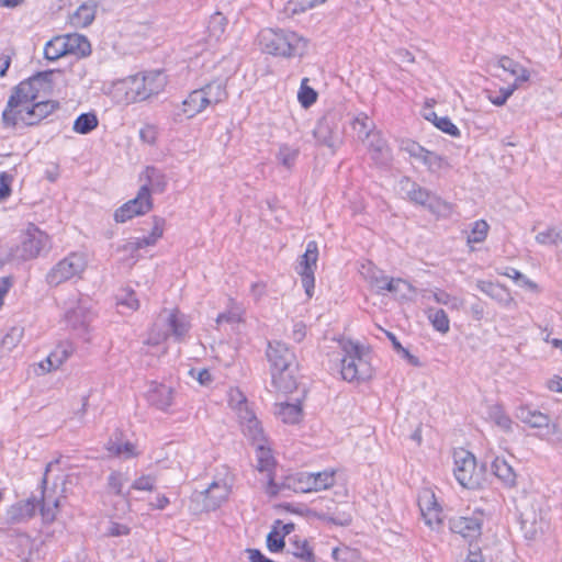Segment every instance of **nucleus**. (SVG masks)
Here are the masks:
<instances>
[{"mask_svg":"<svg viewBox=\"0 0 562 562\" xmlns=\"http://www.w3.org/2000/svg\"><path fill=\"white\" fill-rule=\"evenodd\" d=\"M53 76V71L40 72L15 87L2 113L5 127L31 125L27 117H31L34 101L50 93Z\"/></svg>","mask_w":562,"mask_h":562,"instance_id":"obj_1","label":"nucleus"},{"mask_svg":"<svg viewBox=\"0 0 562 562\" xmlns=\"http://www.w3.org/2000/svg\"><path fill=\"white\" fill-rule=\"evenodd\" d=\"M166 83V76L160 70H151L114 82L110 94L114 102L128 104L158 94L164 90Z\"/></svg>","mask_w":562,"mask_h":562,"instance_id":"obj_2","label":"nucleus"},{"mask_svg":"<svg viewBox=\"0 0 562 562\" xmlns=\"http://www.w3.org/2000/svg\"><path fill=\"white\" fill-rule=\"evenodd\" d=\"M52 463H48L45 469V474L41 482L40 494L32 495L25 501L13 505L9 512L11 519L21 521L33 517L36 509L40 508L44 522H53L56 518L59 501L47 493L46 490V474L50 470Z\"/></svg>","mask_w":562,"mask_h":562,"instance_id":"obj_3","label":"nucleus"},{"mask_svg":"<svg viewBox=\"0 0 562 562\" xmlns=\"http://www.w3.org/2000/svg\"><path fill=\"white\" fill-rule=\"evenodd\" d=\"M258 42L263 52L282 57L301 56L306 48V40L289 30L265 29Z\"/></svg>","mask_w":562,"mask_h":562,"instance_id":"obj_4","label":"nucleus"},{"mask_svg":"<svg viewBox=\"0 0 562 562\" xmlns=\"http://www.w3.org/2000/svg\"><path fill=\"white\" fill-rule=\"evenodd\" d=\"M191 328L189 317L179 310H164L149 331L147 342L157 346L172 335L181 339Z\"/></svg>","mask_w":562,"mask_h":562,"instance_id":"obj_5","label":"nucleus"},{"mask_svg":"<svg viewBox=\"0 0 562 562\" xmlns=\"http://www.w3.org/2000/svg\"><path fill=\"white\" fill-rule=\"evenodd\" d=\"M453 474L462 487L475 490L485 482V468L479 467L475 457L468 450L454 451Z\"/></svg>","mask_w":562,"mask_h":562,"instance_id":"obj_6","label":"nucleus"},{"mask_svg":"<svg viewBox=\"0 0 562 562\" xmlns=\"http://www.w3.org/2000/svg\"><path fill=\"white\" fill-rule=\"evenodd\" d=\"M89 265V256L83 251H74L55 263L46 274V282L57 286L72 279H80Z\"/></svg>","mask_w":562,"mask_h":562,"instance_id":"obj_7","label":"nucleus"},{"mask_svg":"<svg viewBox=\"0 0 562 562\" xmlns=\"http://www.w3.org/2000/svg\"><path fill=\"white\" fill-rule=\"evenodd\" d=\"M64 321L78 331L87 333L95 317L93 302L89 296L74 294L64 302Z\"/></svg>","mask_w":562,"mask_h":562,"instance_id":"obj_8","label":"nucleus"},{"mask_svg":"<svg viewBox=\"0 0 562 562\" xmlns=\"http://www.w3.org/2000/svg\"><path fill=\"white\" fill-rule=\"evenodd\" d=\"M154 225L148 236L131 237L117 247L116 251L120 254V260L128 266L134 265L140 257L139 250L151 247L162 237L165 231V220L161 217H154Z\"/></svg>","mask_w":562,"mask_h":562,"instance_id":"obj_9","label":"nucleus"},{"mask_svg":"<svg viewBox=\"0 0 562 562\" xmlns=\"http://www.w3.org/2000/svg\"><path fill=\"white\" fill-rule=\"evenodd\" d=\"M229 487L226 483L212 482L203 491H194L190 497L189 509L198 515L217 509L228 497Z\"/></svg>","mask_w":562,"mask_h":562,"instance_id":"obj_10","label":"nucleus"},{"mask_svg":"<svg viewBox=\"0 0 562 562\" xmlns=\"http://www.w3.org/2000/svg\"><path fill=\"white\" fill-rule=\"evenodd\" d=\"M18 257L22 262L35 259L43 250L49 248V236L34 224H27L20 235V243L15 244Z\"/></svg>","mask_w":562,"mask_h":562,"instance_id":"obj_11","label":"nucleus"},{"mask_svg":"<svg viewBox=\"0 0 562 562\" xmlns=\"http://www.w3.org/2000/svg\"><path fill=\"white\" fill-rule=\"evenodd\" d=\"M318 247L317 243L311 240L306 245L305 252L300 257L295 270L301 277L302 285L308 297L313 296L315 288V270L317 268Z\"/></svg>","mask_w":562,"mask_h":562,"instance_id":"obj_12","label":"nucleus"},{"mask_svg":"<svg viewBox=\"0 0 562 562\" xmlns=\"http://www.w3.org/2000/svg\"><path fill=\"white\" fill-rule=\"evenodd\" d=\"M369 356L370 353H345L340 371L342 379L348 382L369 379L372 373Z\"/></svg>","mask_w":562,"mask_h":562,"instance_id":"obj_13","label":"nucleus"},{"mask_svg":"<svg viewBox=\"0 0 562 562\" xmlns=\"http://www.w3.org/2000/svg\"><path fill=\"white\" fill-rule=\"evenodd\" d=\"M153 206L150 190L148 184H143L135 199L130 200L114 213V220L117 223H125L137 215L147 213Z\"/></svg>","mask_w":562,"mask_h":562,"instance_id":"obj_14","label":"nucleus"},{"mask_svg":"<svg viewBox=\"0 0 562 562\" xmlns=\"http://www.w3.org/2000/svg\"><path fill=\"white\" fill-rule=\"evenodd\" d=\"M314 137L317 143L336 150L341 140L337 131L336 115L328 113L324 115L314 128Z\"/></svg>","mask_w":562,"mask_h":562,"instance_id":"obj_15","label":"nucleus"},{"mask_svg":"<svg viewBox=\"0 0 562 562\" xmlns=\"http://www.w3.org/2000/svg\"><path fill=\"white\" fill-rule=\"evenodd\" d=\"M256 459H257V470L259 472H267L269 481H268V487L267 493L271 496H274L279 493L280 487L274 482L272 477V470L274 469V458L272 456V452L269 448L265 447L263 441L259 442L256 448Z\"/></svg>","mask_w":562,"mask_h":562,"instance_id":"obj_16","label":"nucleus"},{"mask_svg":"<svg viewBox=\"0 0 562 562\" xmlns=\"http://www.w3.org/2000/svg\"><path fill=\"white\" fill-rule=\"evenodd\" d=\"M482 515L473 514L471 517H457L450 521V529L463 538L475 539L482 533Z\"/></svg>","mask_w":562,"mask_h":562,"instance_id":"obj_17","label":"nucleus"},{"mask_svg":"<svg viewBox=\"0 0 562 562\" xmlns=\"http://www.w3.org/2000/svg\"><path fill=\"white\" fill-rule=\"evenodd\" d=\"M238 418L240 420L243 431L248 438L257 443L263 441V429L248 405H240L238 409Z\"/></svg>","mask_w":562,"mask_h":562,"instance_id":"obj_18","label":"nucleus"},{"mask_svg":"<svg viewBox=\"0 0 562 562\" xmlns=\"http://www.w3.org/2000/svg\"><path fill=\"white\" fill-rule=\"evenodd\" d=\"M146 398L150 406L165 412L172 405L173 390L165 384L151 383Z\"/></svg>","mask_w":562,"mask_h":562,"instance_id":"obj_19","label":"nucleus"},{"mask_svg":"<svg viewBox=\"0 0 562 562\" xmlns=\"http://www.w3.org/2000/svg\"><path fill=\"white\" fill-rule=\"evenodd\" d=\"M360 273L370 280L373 286L378 290H386L389 292H396L401 285H405V282L401 279L387 280L381 274V271L375 269L371 263L362 265Z\"/></svg>","mask_w":562,"mask_h":562,"instance_id":"obj_20","label":"nucleus"},{"mask_svg":"<svg viewBox=\"0 0 562 562\" xmlns=\"http://www.w3.org/2000/svg\"><path fill=\"white\" fill-rule=\"evenodd\" d=\"M515 416L531 428H547L551 422L547 414L526 404H521L516 408Z\"/></svg>","mask_w":562,"mask_h":562,"instance_id":"obj_21","label":"nucleus"},{"mask_svg":"<svg viewBox=\"0 0 562 562\" xmlns=\"http://www.w3.org/2000/svg\"><path fill=\"white\" fill-rule=\"evenodd\" d=\"M210 106V100L203 94L201 89L193 90L181 103V114L186 117H193Z\"/></svg>","mask_w":562,"mask_h":562,"instance_id":"obj_22","label":"nucleus"},{"mask_svg":"<svg viewBox=\"0 0 562 562\" xmlns=\"http://www.w3.org/2000/svg\"><path fill=\"white\" fill-rule=\"evenodd\" d=\"M364 143L368 147L371 158L376 164L383 165L387 162L391 157L390 148L380 132L375 131L366 139Z\"/></svg>","mask_w":562,"mask_h":562,"instance_id":"obj_23","label":"nucleus"},{"mask_svg":"<svg viewBox=\"0 0 562 562\" xmlns=\"http://www.w3.org/2000/svg\"><path fill=\"white\" fill-rule=\"evenodd\" d=\"M97 13V3L92 0L81 3L68 16V22L74 27H86L90 25Z\"/></svg>","mask_w":562,"mask_h":562,"instance_id":"obj_24","label":"nucleus"},{"mask_svg":"<svg viewBox=\"0 0 562 562\" xmlns=\"http://www.w3.org/2000/svg\"><path fill=\"white\" fill-rule=\"evenodd\" d=\"M476 288L504 306H509L514 302L508 290L501 284L480 280Z\"/></svg>","mask_w":562,"mask_h":562,"instance_id":"obj_25","label":"nucleus"},{"mask_svg":"<svg viewBox=\"0 0 562 562\" xmlns=\"http://www.w3.org/2000/svg\"><path fill=\"white\" fill-rule=\"evenodd\" d=\"M498 66L514 77L515 80L512 86L515 88H518L530 78V72L527 68L507 56H503L498 59Z\"/></svg>","mask_w":562,"mask_h":562,"instance_id":"obj_26","label":"nucleus"},{"mask_svg":"<svg viewBox=\"0 0 562 562\" xmlns=\"http://www.w3.org/2000/svg\"><path fill=\"white\" fill-rule=\"evenodd\" d=\"M63 36L65 41L67 55L85 57L90 54L91 46L88 38L85 35L71 33Z\"/></svg>","mask_w":562,"mask_h":562,"instance_id":"obj_27","label":"nucleus"},{"mask_svg":"<svg viewBox=\"0 0 562 562\" xmlns=\"http://www.w3.org/2000/svg\"><path fill=\"white\" fill-rule=\"evenodd\" d=\"M493 474L507 487L516 485V473L513 467L501 457H496L491 465Z\"/></svg>","mask_w":562,"mask_h":562,"instance_id":"obj_28","label":"nucleus"},{"mask_svg":"<svg viewBox=\"0 0 562 562\" xmlns=\"http://www.w3.org/2000/svg\"><path fill=\"white\" fill-rule=\"evenodd\" d=\"M297 373L299 370L272 372V384L284 394L291 393L297 387Z\"/></svg>","mask_w":562,"mask_h":562,"instance_id":"obj_29","label":"nucleus"},{"mask_svg":"<svg viewBox=\"0 0 562 562\" xmlns=\"http://www.w3.org/2000/svg\"><path fill=\"white\" fill-rule=\"evenodd\" d=\"M270 363V372L299 370L295 353H267Z\"/></svg>","mask_w":562,"mask_h":562,"instance_id":"obj_30","label":"nucleus"},{"mask_svg":"<svg viewBox=\"0 0 562 562\" xmlns=\"http://www.w3.org/2000/svg\"><path fill=\"white\" fill-rule=\"evenodd\" d=\"M276 415L284 424L294 425L302 419L303 411L300 403H279L276 404Z\"/></svg>","mask_w":562,"mask_h":562,"instance_id":"obj_31","label":"nucleus"},{"mask_svg":"<svg viewBox=\"0 0 562 562\" xmlns=\"http://www.w3.org/2000/svg\"><path fill=\"white\" fill-rule=\"evenodd\" d=\"M288 553H291L293 557L304 562H316L315 554L313 552V549L310 547L307 540L300 539L296 536L294 537L293 540H290Z\"/></svg>","mask_w":562,"mask_h":562,"instance_id":"obj_32","label":"nucleus"},{"mask_svg":"<svg viewBox=\"0 0 562 562\" xmlns=\"http://www.w3.org/2000/svg\"><path fill=\"white\" fill-rule=\"evenodd\" d=\"M283 487L293 490L296 493L313 492L310 472H300L286 476L283 483Z\"/></svg>","mask_w":562,"mask_h":562,"instance_id":"obj_33","label":"nucleus"},{"mask_svg":"<svg viewBox=\"0 0 562 562\" xmlns=\"http://www.w3.org/2000/svg\"><path fill=\"white\" fill-rule=\"evenodd\" d=\"M300 155V148L286 143L279 144L276 158L278 162L286 169H292Z\"/></svg>","mask_w":562,"mask_h":562,"instance_id":"obj_34","label":"nucleus"},{"mask_svg":"<svg viewBox=\"0 0 562 562\" xmlns=\"http://www.w3.org/2000/svg\"><path fill=\"white\" fill-rule=\"evenodd\" d=\"M351 126L361 142H366V139L375 132L373 121L366 113L356 115L351 122Z\"/></svg>","mask_w":562,"mask_h":562,"instance_id":"obj_35","label":"nucleus"},{"mask_svg":"<svg viewBox=\"0 0 562 562\" xmlns=\"http://www.w3.org/2000/svg\"><path fill=\"white\" fill-rule=\"evenodd\" d=\"M490 419L504 432L512 434L514 422L499 405H493L488 412Z\"/></svg>","mask_w":562,"mask_h":562,"instance_id":"obj_36","label":"nucleus"},{"mask_svg":"<svg viewBox=\"0 0 562 562\" xmlns=\"http://www.w3.org/2000/svg\"><path fill=\"white\" fill-rule=\"evenodd\" d=\"M200 89L210 100V105L221 103L227 98L226 87L222 80L212 81Z\"/></svg>","mask_w":562,"mask_h":562,"instance_id":"obj_37","label":"nucleus"},{"mask_svg":"<svg viewBox=\"0 0 562 562\" xmlns=\"http://www.w3.org/2000/svg\"><path fill=\"white\" fill-rule=\"evenodd\" d=\"M46 97H42L34 101L31 112V125H34L48 116L56 109V104L52 101L45 100Z\"/></svg>","mask_w":562,"mask_h":562,"instance_id":"obj_38","label":"nucleus"},{"mask_svg":"<svg viewBox=\"0 0 562 562\" xmlns=\"http://www.w3.org/2000/svg\"><path fill=\"white\" fill-rule=\"evenodd\" d=\"M402 189L405 190L407 198L416 203L425 206L429 200V194L427 190L423 189L415 182H411L408 179L402 181Z\"/></svg>","mask_w":562,"mask_h":562,"instance_id":"obj_39","label":"nucleus"},{"mask_svg":"<svg viewBox=\"0 0 562 562\" xmlns=\"http://www.w3.org/2000/svg\"><path fill=\"white\" fill-rule=\"evenodd\" d=\"M536 240L544 246L562 245V225L551 226L536 235Z\"/></svg>","mask_w":562,"mask_h":562,"instance_id":"obj_40","label":"nucleus"},{"mask_svg":"<svg viewBox=\"0 0 562 562\" xmlns=\"http://www.w3.org/2000/svg\"><path fill=\"white\" fill-rule=\"evenodd\" d=\"M99 120L92 112L80 114L74 122L72 130L78 134H89L97 128Z\"/></svg>","mask_w":562,"mask_h":562,"instance_id":"obj_41","label":"nucleus"},{"mask_svg":"<svg viewBox=\"0 0 562 562\" xmlns=\"http://www.w3.org/2000/svg\"><path fill=\"white\" fill-rule=\"evenodd\" d=\"M430 294L436 303L446 305L451 310L459 311L464 306L463 299L452 295L443 290L436 289L434 291H430Z\"/></svg>","mask_w":562,"mask_h":562,"instance_id":"obj_42","label":"nucleus"},{"mask_svg":"<svg viewBox=\"0 0 562 562\" xmlns=\"http://www.w3.org/2000/svg\"><path fill=\"white\" fill-rule=\"evenodd\" d=\"M312 481V491L317 492L327 490L335 484V471L325 470L322 472L312 473L310 472Z\"/></svg>","mask_w":562,"mask_h":562,"instance_id":"obj_43","label":"nucleus"},{"mask_svg":"<svg viewBox=\"0 0 562 562\" xmlns=\"http://www.w3.org/2000/svg\"><path fill=\"white\" fill-rule=\"evenodd\" d=\"M243 322V310L235 305L232 306L227 312L218 314L216 317V325L218 327L228 325L232 329H235Z\"/></svg>","mask_w":562,"mask_h":562,"instance_id":"obj_44","label":"nucleus"},{"mask_svg":"<svg viewBox=\"0 0 562 562\" xmlns=\"http://www.w3.org/2000/svg\"><path fill=\"white\" fill-rule=\"evenodd\" d=\"M67 55L64 36H56L48 41L44 47V56L48 60H57Z\"/></svg>","mask_w":562,"mask_h":562,"instance_id":"obj_45","label":"nucleus"},{"mask_svg":"<svg viewBox=\"0 0 562 562\" xmlns=\"http://www.w3.org/2000/svg\"><path fill=\"white\" fill-rule=\"evenodd\" d=\"M428 319L434 328L440 333H447L450 328L448 315L443 310L429 308Z\"/></svg>","mask_w":562,"mask_h":562,"instance_id":"obj_46","label":"nucleus"},{"mask_svg":"<svg viewBox=\"0 0 562 562\" xmlns=\"http://www.w3.org/2000/svg\"><path fill=\"white\" fill-rule=\"evenodd\" d=\"M19 252L15 244H1L0 245V268L5 265H21V258L18 257Z\"/></svg>","mask_w":562,"mask_h":562,"instance_id":"obj_47","label":"nucleus"},{"mask_svg":"<svg viewBox=\"0 0 562 562\" xmlns=\"http://www.w3.org/2000/svg\"><path fill=\"white\" fill-rule=\"evenodd\" d=\"M127 482V477L122 472L113 471L108 477V487L111 492L116 495L123 496L124 499H127L130 496V491L123 493L122 488L124 483Z\"/></svg>","mask_w":562,"mask_h":562,"instance_id":"obj_48","label":"nucleus"},{"mask_svg":"<svg viewBox=\"0 0 562 562\" xmlns=\"http://www.w3.org/2000/svg\"><path fill=\"white\" fill-rule=\"evenodd\" d=\"M488 224L484 220L475 221L468 235L469 244H479L485 240L488 232Z\"/></svg>","mask_w":562,"mask_h":562,"instance_id":"obj_49","label":"nucleus"},{"mask_svg":"<svg viewBox=\"0 0 562 562\" xmlns=\"http://www.w3.org/2000/svg\"><path fill=\"white\" fill-rule=\"evenodd\" d=\"M69 353H48L44 361H41L37 367L42 373L50 372L59 368L68 358Z\"/></svg>","mask_w":562,"mask_h":562,"instance_id":"obj_50","label":"nucleus"},{"mask_svg":"<svg viewBox=\"0 0 562 562\" xmlns=\"http://www.w3.org/2000/svg\"><path fill=\"white\" fill-rule=\"evenodd\" d=\"M23 337L22 327H12L1 340V348L5 351H11L16 348Z\"/></svg>","mask_w":562,"mask_h":562,"instance_id":"obj_51","label":"nucleus"},{"mask_svg":"<svg viewBox=\"0 0 562 562\" xmlns=\"http://www.w3.org/2000/svg\"><path fill=\"white\" fill-rule=\"evenodd\" d=\"M225 27H226V20L222 13L217 12L211 16L209 26H207L211 37H213L215 40H220L225 32Z\"/></svg>","mask_w":562,"mask_h":562,"instance_id":"obj_52","label":"nucleus"},{"mask_svg":"<svg viewBox=\"0 0 562 562\" xmlns=\"http://www.w3.org/2000/svg\"><path fill=\"white\" fill-rule=\"evenodd\" d=\"M306 82H307V79L304 78L302 80V83H301V87H300V90H299V93H297L299 102L301 103V105L303 108L311 106L313 103L316 102V99H317V93L315 92L314 89L308 87L306 85Z\"/></svg>","mask_w":562,"mask_h":562,"instance_id":"obj_53","label":"nucleus"},{"mask_svg":"<svg viewBox=\"0 0 562 562\" xmlns=\"http://www.w3.org/2000/svg\"><path fill=\"white\" fill-rule=\"evenodd\" d=\"M435 126L442 131L443 133H447L451 136H459L460 131L459 128L452 123V121L447 116H437L436 113H431ZM428 120H430L429 116H427Z\"/></svg>","mask_w":562,"mask_h":562,"instance_id":"obj_54","label":"nucleus"},{"mask_svg":"<svg viewBox=\"0 0 562 562\" xmlns=\"http://www.w3.org/2000/svg\"><path fill=\"white\" fill-rule=\"evenodd\" d=\"M117 306L124 307L127 311H136L139 307V302L132 290H124L117 295Z\"/></svg>","mask_w":562,"mask_h":562,"instance_id":"obj_55","label":"nucleus"},{"mask_svg":"<svg viewBox=\"0 0 562 562\" xmlns=\"http://www.w3.org/2000/svg\"><path fill=\"white\" fill-rule=\"evenodd\" d=\"M318 518L334 525L338 526H348L350 525L352 517L349 513L339 512V513H322L318 514Z\"/></svg>","mask_w":562,"mask_h":562,"instance_id":"obj_56","label":"nucleus"},{"mask_svg":"<svg viewBox=\"0 0 562 562\" xmlns=\"http://www.w3.org/2000/svg\"><path fill=\"white\" fill-rule=\"evenodd\" d=\"M420 162L424 164L432 172L439 171L447 166L446 160L441 156L429 150H427Z\"/></svg>","mask_w":562,"mask_h":562,"instance_id":"obj_57","label":"nucleus"},{"mask_svg":"<svg viewBox=\"0 0 562 562\" xmlns=\"http://www.w3.org/2000/svg\"><path fill=\"white\" fill-rule=\"evenodd\" d=\"M425 207L437 215H446L450 212V205L431 193L429 194V200Z\"/></svg>","mask_w":562,"mask_h":562,"instance_id":"obj_58","label":"nucleus"},{"mask_svg":"<svg viewBox=\"0 0 562 562\" xmlns=\"http://www.w3.org/2000/svg\"><path fill=\"white\" fill-rule=\"evenodd\" d=\"M285 546L283 536L279 535L276 527L267 536V547L271 552H280Z\"/></svg>","mask_w":562,"mask_h":562,"instance_id":"obj_59","label":"nucleus"},{"mask_svg":"<svg viewBox=\"0 0 562 562\" xmlns=\"http://www.w3.org/2000/svg\"><path fill=\"white\" fill-rule=\"evenodd\" d=\"M146 177L148 179L149 184L155 191L162 192L165 189L164 177L155 169L147 168Z\"/></svg>","mask_w":562,"mask_h":562,"instance_id":"obj_60","label":"nucleus"},{"mask_svg":"<svg viewBox=\"0 0 562 562\" xmlns=\"http://www.w3.org/2000/svg\"><path fill=\"white\" fill-rule=\"evenodd\" d=\"M517 88H515L513 86L502 88L497 94H495V95L488 94V100L494 105H497V106L504 105L506 103V101L508 100V98L514 93V91Z\"/></svg>","mask_w":562,"mask_h":562,"instance_id":"obj_61","label":"nucleus"},{"mask_svg":"<svg viewBox=\"0 0 562 562\" xmlns=\"http://www.w3.org/2000/svg\"><path fill=\"white\" fill-rule=\"evenodd\" d=\"M156 479L151 475H143L138 479H136L133 484L132 488L137 491H148L151 492L155 487Z\"/></svg>","mask_w":562,"mask_h":562,"instance_id":"obj_62","label":"nucleus"},{"mask_svg":"<svg viewBox=\"0 0 562 562\" xmlns=\"http://www.w3.org/2000/svg\"><path fill=\"white\" fill-rule=\"evenodd\" d=\"M440 509L439 506L435 508H428V512L426 514H422L425 520V524L429 526L431 529H435L439 527L442 522L440 517Z\"/></svg>","mask_w":562,"mask_h":562,"instance_id":"obj_63","label":"nucleus"},{"mask_svg":"<svg viewBox=\"0 0 562 562\" xmlns=\"http://www.w3.org/2000/svg\"><path fill=\"white\" fill-rule=\"evenodd\" d=\"M418 505L422 514H426V512H428V508H435L439 506L435 499L434 493H430L428 491L425 492L422 496H419Z\"/></svg>","mask_w":562,"mask_h":562,"instance_id":"obj_64","label":"nucleus"}]
</instances>
